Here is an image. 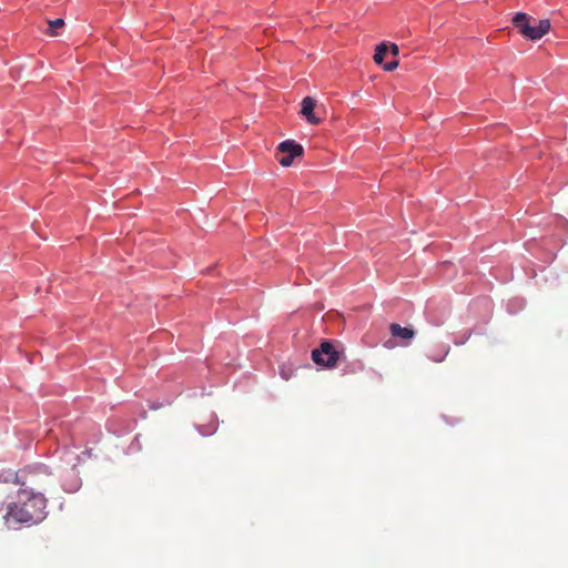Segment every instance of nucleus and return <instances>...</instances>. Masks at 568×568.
<instances>
[{"label":"nucleus","mask_w":568,"mask_h":568,"mask_svg":"<svg viewBox=\"0 0 568 568\" xmlns=\"http://www.w3.org/2000/svg\"><path fill=\"white\" fill-rule=\"evenodd\" d=\"M389 331L392 336L399 337L403 339H412L415 336L414 329L409 327H402L397 323H393L389 325Z\"/></svg>","instance_id":"obj_8"},{"label":"nucleus","mask_w":568,"mask_h":568,"mask_svg":"<svg viewBox=\"0 0 568 568\" xmlns=\"http://www.w3.org/2000/svg\"><path fill=\"white\" fill-rule=\"evenodd\" d=\"M339 357L341 353L328 341L322 342L318 348L312 351V359L314 363L327 368L336 367Z\"/></svg>","instance_id":"obj_3"},{"label":"nucleus","mask_w":568,"mask_h":568,"mask_svg":"<svg viewBox=\"0 0 568 568\" xmlns=\"http://www.w3.org/2000/svg\"><path fill=\"white\" fill-rule=\"evenodd\" d=\"M303 146L293 140H286L277 146V161L283 166H290L295 158L303 155Z\"/></svg>","instance_id":"obj_4"},{"label":"nucleus","mask_w":568,"mask_h":568,"mask_svg":"<svg viewBox=\"0 0 568 568\" xmlns=\"http://www.w3.org/2000/svg\"><path fill=\"white\" fill-rule=\"evenodd\" d=\"M388 50L390 51V54L396 58L399 53V49H398V45L395 44V43H390L388 44Z\"/></svg>","instance_id":"obj_12"},{"label":"nucleus","mask_w":568,"mask_h":568,"mask_svg":"<svg viewBox=\"0 0 568 568\" xmlns=\"http://www.w3.org/2000/svg\"><path fill=\"white\" fill-rule=\"evenodd\" d=\"M530 21H531V18L524 12H519V13L515 14V17L513 18L514 26L518 29L520 34L525 38H527V34L530 31V26H531Z\"/></svg>","instance_id":"obj_7"},{"label":"nucleus","mask_w":568,"mask_h":568,"mask_svg":"<svg viewBox=\"0 0 568 568\" xmlns=\"http://www.w3.org/2000/svg\"><path fill=\"white\" fill-rule=\"evenodd\" d=\"M47 499L40 493L29 494L22 489L19 501L8 507L7 516L22 524H38L45 518Z\"/></svg>","instance_id":"obj_1"},{"label":"nucleus","mask_w":568,"mask_h":568,"mask_svg":"<svg viewBox=\"0 0 568 568\" xmlns=\"http://www.w3.org/2000/svg\"><path fill=\"white\" fill-rule=\"evenodd\" d=\"M536 22L535 26H530V31L527 34V39L538 40L541 39L545 34L550 31L551 23L549 19L534 20Z\"/></svg>","instance_id":"obj_5"},{"label":"nucleus","mask_w":568,"mask_h":568,"mask_svg":"<svg viewBox=\"0 0 568 568\" xmlns=\"http://www.w3.org/2000/svg\"><path fill=\"white\" fill-rule=\"evenodd\" d=\"M398 67V60L394 59L385 64H383V69L386 71H393Z\"/></svg>","instance_id":"obj_11"},{"label":"nucleus","mask_w":568,"mask_h":568,"mask_svg":"<svg viewBox=\"0 0 568 568\" xmlns=\"http://www.w3.org/2000/svg\"><path fill=\"white\" fill-rule=\"evenodd\" d=\"M387 52H388V44L385 42L379 43L375 50L374 61L377 64H382Z\"/></svg>","instance_id":"obj_9"},{"label":"nucleus","mask_w":568,"mask_h":568,"mask_svg":"<svg viewBox=\"0 0 568 568\" xmlns=\"http://www.w3.org/2000/svg\"><path fill=\"white\" fill-rule=\"evenodd\" d=\"M48 23H49V31H48V33L50 36L54 37V36H57L55 30L60 29V28H62L64 26V20L61 19V18H58V19H54V20H49Z\"/></svg>","instance_id":"obj_10"},{"label":"nucleus","mask_w":568,"mask_h":568,"mask_svg":"<svg viewBox=\"0 0 568 568\" xmlns=\"http://www.w3.org/2000/svg\"><path fill=\"white\" fill-rule=\"evenodd\" d=\"M301 105V114L305 116L311 124H318L321 122V119L314 114L316 102L313 98H304Z\"/></svg>","instance_id":"obj_6"},{"label":"nucleus","mask_w":568,"mask_h":568,"mask_svg":"<svg viewBox=\"0 0 568 568\" xmlns=\"http://www.w3.org/2000/svg\"><path fill=\"white\" fill-rule=\"evenodd\" d=\"M50 471L43 465L28 466L20 469L18 473L9 474L6 480H12L16 484L30 489L29 494H32L36 488H41L50 477Z\"/></svg>","instance_id":"obj_2"}]
</instances>
